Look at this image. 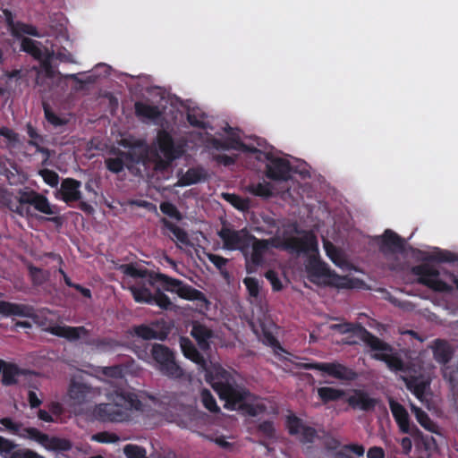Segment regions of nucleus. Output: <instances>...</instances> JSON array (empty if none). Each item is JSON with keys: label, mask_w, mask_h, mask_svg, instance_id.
Returning <instances> with one entry per match:
<instances>
[{"label": "nucleus", "mask_w": 458, "mask_h": 458, "mask_svg": "<svg viewBox=\"0 0 458 458\" xmlns=\"http://www.w3.org/2000/svg\"><path fill=\"white\" fill-rule=\"evenodd\" d=\"M424 260L440 263H454L458 261V255L446 250H437L428 255Z\"/></svg>", "instance_id": "nucleus-35"}, {"label": "nucleus", "mask_w": 458, "mask_h": 458, "mask_svg": "<svg viewBox=\"0 0 458 458\" xmlns=\"http://www.w3.org/2000/svg\"><path fill=\"white\" fill-rule=\"evenodd\" d=\"M234 148L242 150V152L251 153V154H259V155H267L268 153L263 152L254 146L247 145L242 141H236V147Z\"/></svg>", "instance_id": "nucleus-61"}, {"label": "nucleus", "mask_w": 458, "mask_h": 458, "mask_svg": "<svg viewBox=\"0 0 458 458\" xmlns=\"http://www.w3.org/2000/svg\"><path fill=\"white\" fill-rule=\"evenodd\" d=\"M154 146L164 157L158 162V165L164 168L180 158L184 153V146L180 142H175L172 134L165 129L157 131Z\"/></svg>", "instance_id": "nucleus-6"}, {"label": "nucleus", "mask_w": 458, "mask_h": 458, "mask_svg": "<svg viewBox=\"0 0 458 458\" xmlns=\"http://www.w3.org/2000/svg\"><path fill=\"white\" fill-rule=\"evenodd\" d=\"M180 345L183 355L187 359L199 365L201 369H207L208 364L206 359L189 338L182 337Z\"/></svg>", "instance_id": "nucleus-22"}, {"label": "nucleus", "mask_w": 458, "mask_h": 458, "mask_svg": "<svg viewBox=\"0 0 458 458\" xmlns=\"http://www.w3.org/2000/svg\"><path fill=\"white\" fill-rule=\"evenodd\" d=\"M200 399L203 406L209 411L218 412L220 411L215 397L212 395L208 389H202L200 393Z\"/></svg>", "instance_id": "nucleus-47"}, {"label": "nucleus", "mask_w": 458, "mask_h": 458, "mask_svg": "<svg viewBox=\"0 0 458 458\" xmlns=\"http://www.w3.org/2000/svg\"><path fill=\"white\" fill-rule=\"evenodd\" d=\"M151 357L160 373L172 379L182 378L183 369L175 361L174 352L165 345L154 344L150 350Z\"/></svg>", "instance_id": "nucleus-5"}, {"label": "nucleus", "mask_w": 458, "mask_h": 458, "mask_svg": "<svg viewBox=\"0 0 458 458\" xmlns=\"http://www.w3.org/2000/svg\"><path fill=\"white\" fill-rule=\"evenodd\" d=\"M191 335L197 341L200 349H209V340L214 335L210 328L199 322H194L192 324Z\"/></svg>", "instance_id": "nucleus-24"}, {"label": "nucleus", "mask_w": 458, "mask_h": 458, "mask_svg": "<svg viewBox=\"0 0 458 458\" xmlns=\"http://www.w3.org/2000/svg\"><path fill=\"white\" fill-rule=\"evenodd\" d=\"M207 179V174L203 168L193 167L189 168L186 173L179 179L180 186H190L196 184Z\"/></svg>", "instance_id": "nucleus-29"}, {"label": "nucleus", "mask_w": 458, "mask_h": 458, "mask_svg": "<svg viewBox=\"0 0 458 458\" xmlns=\"http://www.w3.org/2000/svg\"><path fill=\"white\" fill-rule=\"evenodd\" d=\"M214 160L217 162L220 165H223L225 166H230L232 165H234L236 159L233 157H230L225 154H218L214 156Z\"/></svg>", "instance_id": "nucleus-62"}, {"label": "nucleus", "mask_w": 458, "mask_h": 458, "mask_svg": "<svg viewBox=\"0 0 458 458\" xmlns=\"http://www.w3.org/2000/svg\"><path fill=\"white\" fill-rule=\"evenodd\" d=\"M307 272L310 276L317 278L336 279L338 275L331 270L329 266L318 258H310L307 266Z\"/></svg>", "instance_id": "nucleus-21"}, {"label": "nucleus", "mask_w": 458, "mask_h": 458, "mask_svg": "<svg viewBox=\"0 0 458 458\" xmlns=\"http://www.w3.org/2000/svg\"><path fill=\"white\" fill-rule=\"evenodd\" d=\"M0 424L11 434L19 436L23 438L36 440L38 443H45L48 440V436L42 433L36 428H22L21 422L14 421L10 417L0 419Z\"/></svg>", "instance_id": "nucleus-13"}, {"label": "nucleus", "mask_w": 458, "mask_h": 458, "mask_svg": "<svg viewBox=\"0 0 458 458\" xmlns=\"http://www.w3.org/2000/svg\"><path fill=\"white\" fill-rule=\"evenodd\" d=\"M411 411L414 413L417 421L421 427L429 432H436L437 425L432 421L426 411L413 404L411 405Z\"/></svg>", "instance_id": "nucleus-39"}, {"label": "nucleus", "mask_w": 458, "mask_h": 458, "mask_svg": "<svg viewBox=\"0 0 458 458\" xmlns=\"http://www.w3.org/2000/svg\"><path fill=\"white\" fill-rule=\"evenodd\" d=\"M258 431L268 438L274 437L276 434V428L273 421L264 420L258 426Z\"/></svg>", "instance_id": "nucleus-55"}, {"label": "nucleus", "mask_w": 458, "mask_h": 458, "mask_svg": "<svg viewBox=\"0 0 458 458\" xmlns=\"http://www.w3.org/2000/svg\"><path fill=\"white\" fill-rule=\"evenodd\" d=\"M54 58V52H46L43 54L41 59H38L40 62V66L45 72L47 78L52 79L56 75V71L52 65V59Z\"/></svg>", "instance_id": "nucleus-43"}, {"label": "nucleus", "mask_w": 458, "mask_h": 458, "mask_svg": "<svg viewBox=\"0 0 458 458\" xmlns=\"http://www.w3.org/2000/svg\"><path fill=\"white\" fill-rule=\"evenodd\" d=\"M18 445L14 442L0 436V455L4 458H12L16 452Z\"/></svg>", "instance_id": "nucleus-49"}, {"label": "nucleus", "mask_w": 458, "mask_h": 458, "mask_svg": "<svg viewBox=\"0 0 458 458\" xmlns=\"http://www.w3.org/2000/svg\"><path fill=\"white\" fill-rule=\"evenodd\" d=\"M132 333L136 336L142 338L144 340H152V339L165 340L166 337L165 334H164L162 332H158V331L155 330L153 327H151L150 326H148L145 324L134 326L132 327Z\"/></svg>", "instance_id": "nucleus-31"}, {"label": "nucleus", "mask_w": 458, "mask_h": 458, "mask_svg": "<svg viewBox=\"0 0 458 458\" xmlns=\"http://www.w3.org/2000/svg\"><path fill=\"white\" fill-rule=\"evenodd\" d=\"M286 428L291 436H297L305 426L302 420L294 414L288 415L285 420Z\"/></svg>", "instance_id": "nucleus-44"}, {"label": "nucleus", "mask_w": 458, "mask_h": 458, "mask_svg": "<svg viewBox=\"0 0 458 458\" xmlns=\"http://www.w3.org/2000/svg\"><path fill=\"white\" fill-rule=\"evenodd\" d=\"M130 291L136 302L152 304L153 293L145 284L131 285Z\"/></svg>", "instance_id": "nucleus-32"}, {"label": "nucleus", "mask_w": 458, "mask_h": 458, "mask_svg": "<svg viewBox=\"0 0 458 458\" xmlns=\"http://www.w3.org/2000/svg\"><path fill=\"white\" fill-rule=\"evenodd\" d=\"M54 57L62 63H66V64H74L75 63L73 55L64 47H62L56 53H54Z\"/></svg>", "instance_id": "nucleus-59"}, {"label": "nucleus", "mask_w": 458, "mask_h": 458, "mask_svg": "<svg viewBox=\"0 0 458 458\" xmlns=\"http://www.w3.org/2000/svg\"><path fill=\"white\" fill-rule=\"evenodd\" d=\"M141 157L136 156L131 150L127 152L119 151L118 157H108L105 160V164L107 170L114 174H119L123 170L125 161L139 163Z\"/></svg>", "instance_id": "nucleus-20"}, {"label": "nucleus", "mask_w": 458, "mask_h": 458, "mask_svg": "<svg viewBox=\"0 0 458 458\" xmlns=\"http://www.w3.org/2000/svg\"><path fill=\"white\" fill-rule=\"evenodd\" d=\"M223 198L235 208L245 211L250 207V201L234 193H223Z\"/></svg>", "instance_id": "nucleus-45"}, {"label": "nucleus", "mask_w": 458, "mask_h": 458, "mask_svg": "<svg viewBox=\"0 0 458 458\" xmlns=\"http://www.w3.org/2000/svg\"><path fill=\"white\" fill-rule=\"evenodd\" d=\"M368 458H385V452L382 447H370L367 453Z\"/></svg>", "instance_id": "nucleus-64"}, {"label": "nucleus", "mask_w": 458, "mask_h": 458, "mask_svg": "<svg viewBox=\"0 0 458 458\" xmlns=\"http://www.w3.org/2000/svg\"><path fill=\"white\" fill-rule=\"evenodd\" d=\"M161 222L163 225L168 229L175 237V239L183 245H191L188 233L182 228L177 226L174 223L170 222L166 218H162Z\"/></svg>", "instance_id": "nucleus-37"}, {"label": "nucleus", "mask_w": 458, "mask_h": 458, "mask_svg": "<svg viewBox=\"0 0 458 458\" xmlns=\"http://www.w3.org/2000/svg\"><path fill=\"white\" fill-rule=\"evenodd\" d=\"M135 115L140 119L157 120L162 113L157 106L148 105L147 103L137 101L134 104Z\"/></svg>", "instance_id": "nucleus-27"}, {"label": "nucleus", "mask_w": 458, "mask_h": 458, "mask_svg": "<svg viewBox=\"0 0 458 458\" xmlns=\"http://www.w3.org/2000/svg\"><path fill=\"white\" fill-rule=\"evenodd\" d=\"M304 369L318 370L329 377L341 381L351 382L358 377V374L352 369L339 363L334 362H308L300 366Z\"/></svg>", "instance_id": "nucleus-9"}, {"label": "nucleus", "mask_w": 458, "mask_h": 458, "mask_svg": "<svg viewBox=\"0 0 458 458\" xmlns=\"http://www.w3.org/2000/svg\"><path fill=\"white\" fill-rule=\"evenodd\" d=\"M160 210L163 214L168 216L171 218H174L176 220L182 219V215L178 208L171 202L165 201L160 204Z\"/></svg>", "instance_id": "nucleus-52"}, {"label": "nucleus", "mask_w": 458, "mask_h": 458, "mask_svg": "<svg viewBox=\"0 0 458 458\" xmlns=\"http://www.w3.org/2000/svg\"><path fill=\"white\" fill-rule=\"evenodd\" d=\"M348 404L353 409H360L363 411H371L375 409L378 400L372 398L362 390H354L352 395L347 399Z\"/></svg>", "instance_id": "nucleus-19"}, {"label": "nucleus", "mask_w": 458, "mask_h": 458, "mask_svg": "<svg viewBox=\"0 0 458 458\" xmlns=\"http://www.w3.org/2000/svg\"><path fill=\"white\" fill-rule=\"evenodd\" d=\"M47 331L58 337L65 338L70 342L78 341L79 339L87 337L89 335V331L83 326L70 327L55 325L49 327Z\"/></svg>", "instance_id": "nucleus-16"}, {"label": "nucleus", "mask_w": 458, "mask_h": 458, "mask_svg": "<svg viewBox=\"0 0 458 458\" xmlns=\"http://www.w3.org/2000/svg\"><path fill=\"white\" fill-rule=\"evenodd\" d=\"M68 395L74 404L80 405L87 403L94 395V390L91 386L84 382L72 380Z\"/></svg>", "instance_id": "nucleus-18"}, {"label": "nucleus", "mask_w": 458, "mask_h": 458, "mask_svg": "<svg viewBox=\"0 0 458 458\" xmlns=\"http://www.w3.org/2000/svg\"><path fill=\"white\" fill-rule=\"evenodd\" d=\"M109 403L95 408L97 418L104 422H123L130 419L131 410L140 411L142 403L134 393L116 388L106 394Z\"/></svg>", "instance_id": "nucleus-3"}, {"label": "nucleus", "mask_w": 458, "mask_h": 458, "mask_svg": "<svg viewBox=\"0 0 458 458\" xmlns=\"http://www.w3.org/2000/svg\"><path fill=\"white\" fill-rule=\"evenodd\" d=\"M81 182L76 179H64L58 191L59 199L67 204L79 201L81 199Z\"/></svg>", "instance_id": "nucleus-17"}, {"label": "nucleus", "mask_w": 458, "mask_h": 458, "mask_svg": "<svg viewBox=\"0 0 458 458\" xmlns=\"http://www.w3.org/2000/svg\"><path fill=\"white\" fill-rule=\"evenodd\" d=\"M272 245V240L259 239L255 235L251 237L250 248L243 256L246 261V270L249 274L256 271L257 267L264 264V256Z\"/></svg>", "instance_id": "nucleus-11"}, {"label": "nucleus", "mask_w": 458, "mask_h": 458, "mask_svg": "<svg viewBox=\"0 0 458 458\" xmlns=\"http://www.w3.org/2000/svg\"><path fill=\"white\" fill-rule=\"evenodd\" d=\"M331 328L333 330L339 332L340 334H352V335L360 339L373 351H392V347L390 346V344L385 343L377 336L374 335L360 323L345 322L341 324H334L331 326Z\"/></svg>", "instance_id": "nucleus-7"}, {"label": "nucleus", "mask_w": 458, "mask_h": 458, "mask_svg": "<svg viewBox=\"0 0 458 458\" xmlns=\"http://www.w3.org/2000/svg\"><path fill=\"white\" fill-rule=\"evenodd\" d=\"M43 109L46 120L54 127L57 128L67 124L68 120L64 117L57 115L55 112L52 111L49 106L44 104Z\"/></svg>", "instance_id": "nucleus-46"}, {"label": "nucleus", "mask_w": 458, "mask_h": 458, "mask_svg": "<svg viewBox=\"0 0 458 458\" xmlns=\"http://www.w3.org/2000/svg\"><path fill=\"white\" fill-rule=\"evenodd\" d=\"M21 49L30 55L35 59H41L44 52L40 48L38 41L30 38H23L21 42Z\"/></svg>", "instance_id": "nucleus-38"}, {"label": "nucleus", "mask_w": 458, "mask_h": 458, "mask_svg": "<svg viewBox=\"0 0 458 458\" xmlns=\"http://www.w3.org/2000/svg\"><path fill=\"white\" fill-rule=\"evenodd\" d=\"M157 305L162 310H171L173 303L170 298L164 293L160 289H157L153 293L152 304Z\"/></svg>", "instance_id": "nucleus-48"}, {"label": "nucleus", "mask_w": 458, "mask_h": 458, "mask_svg": "<svg viewBox=\"0 0 458 458\" xmlns=\"http://www.w3.org/2000/svg\"><path fill=\"white\" fill-rule=\"evenodd\" d=\"M19 194L20 197L18 199L17 204H13L12 199L5 196H3V203L8 208L10 211L16 213L21 216H32L30 208H23L22 205L24 204L31 205L37 211L46 215L51 216L57 213L55 206H52L48 199L41 193L31 190L20 191Z\"/></svg>", "instance_id": "nucleus-4"}, {"label": "nucleus", "mask_w": 458, "mask_h": 458, "mask_svg": "<svg viewBox=\"0 0 458 458\" xmlns=\"http://www.w3.org/2000/svg\"><path fill=\"white\" fill-rule=\"evenodd\" d=\"M207 257L208 259V260L217 268L221 271L222 274H224L223 272V268H225V267L227 265L228 263V259L220 256V255H217V254H213V253H208L207 254Z\"/></svg>", "instance_id": "nucleus-58"}, {"label": "nucleus", "mask_w": 458, "mask_h": 458, "mask_svg": "<svg viewBox=\"0 0 458 458\" xmlns=\"http://www.w3.org/2000/svg\"><path fill=\"white\" fill-rule=\"evenodd\" d=\"M119 437L114 433L103 431L93 435L92 440L98 443L111 444L119 441Z\"/></svg>", "instance_id": "nucleus-54"}, {"label": "nucleus", "mask_w": 458, "mask_h": 458, "mask_svg": "<svg viewBox=\"0 0 458 458\" xmlns=\"http://www.w3.org/2000/svg\"><path fill=\"white\" fill-rule=\"evenodd\" d=\"M391 412L394 420L396 421L401 432L408 431V424L410 423V418L406 409L398 402L391 400L389 402Z\"/></svg>", "instance_id": "nucleus-25"}, {"label": "nucleus", "mask_w": 458, "mask_h": 458, "mask_svg": "<svg viewBox=\"0 0 458 458\" xmlns=\"http://www.w3.org/2000/svg\"><path fill=\"white\" fill-rule=\"evenodd\" d=\"M406 388L422 403L428 402L430 395L431 380L424 375L403 377Z\"/></svg>", "instance_id": "nucleus-14"}, {"label": "nucleus", "mask_w": 458, "mask_h": 458, "mask_svg": "<svg viewBox=\"0 0 458 458\" xmlns=\"http://www.w3.org/2000/svg\"><path fill=\"white\" fill-rule=\"evenodd\" d=\"M2 373V383L4 386H12L16 384V377L21 375L19 367L15 364L5 361Z\"/></svg>", "instance_id": "nucleus-34"}, {"label": "nucleus", "mask_w": 458, "mask_h": 458, "mask_svg": "<svg viewBox=\"0 0 458 458\" xmlns=\"http://www.w3.org/2000/svg\"><path fill=\"white\" fill-rule=\"evenodd\" d=\"M243 284L246 286L249 295L253 298H258L260 288L259 280L255 277H245Z\"/></svg>", "instance_id": "nucleus-53"}, {"label": "nucleus", "mask_w": 458, "mask_h": 458, "mask_svg": "<svg viewBox=\"0 0 458 458\" xmlns=\"http://www.w3.org/2000/svg\"><path fill=\"white\" fill-rule=\"evenodd\" d=\"M265 277L269 281L272 289L275 292H279L283 289V284L275 270L269 269L265 273Z\"/></svg>", "instance_id": "nucleus-56"}, {"label": "nucleus", "mask_w": 458, "mask_h": 458, "mask_svg": "<svg viewBox=\"0 0 458 458\" xmlns=\"http://www.w3.org/2000/svg\"><path fill=\"white\" fill-rule=\"evenodd\" d=\"M125 368L123 365H114L103 367L101 373L111 378H123L124 377Z\"/></svg>", "instance_id": "nucleus-50"}, {"label": "nucleus", "mask_w": 458, "mask_h": 458, "mask_svg": "<svg viewBox=\"0 0 458 458\" xmlns=\"http://www.w3.org/2000/svg\"><path fill=\"white\" fill-rule=\"evenodd\" d=\"M217 234L223 242L224 249L240 250L243 256H246V251L250 248L253 236L246 228L234 230L226 226H223Z\"/></svg>", "instance_id": "nucleus-8"}, {"label": "nucleus", "mask_w": 458, "mask_h": 458, "mask_svg": "<svg viewBox=\"0 0 458 458\" xmlns=\"http://www.w3.org/2000/svg\"><path fill=\"white\" fill-rule=\"evenodd\" d=\"M346 452H352L358 457H360L364 454L365 448L363 445L359 444H346L335 453L334 458H353L352 456L347 454Z\"/></svg>", "instance_id": "nucleus-41"}, {"label": "nucleus", "mask_w": 458, "mask_h": 458, "mask_svg": "<svg viewBox=\"0 0 458 458\" xmlns=\"http://www.w3.org/2000/svg\"><path fill=\"white\" fill-rule=\"evenodd\" d=\"M246 190L250 194L263 199H269L273 196L272 186L267 182L251 183L247 186Z\"/></svg>", "instance_id": "nucleus-36"}, {"label": "nucleus", "mask_w": 458, "mask_h": 458, "mask_svg": "<svg viewBox=\"0 0 458 458\" xmlns=\"http://www.w3.org/2000/svg\"><path fill=\"white\" fill-rule=\"evenodd\" d=\"M284 249L296 253H309L318 251V240L313 233H306L304 236L289 237L284 241Z\"/></svg>", "instance_id": "nucleus-15"}, {"label": "nucleus", "mask_w": 458, "mask_h": 458, "mask_svg": "<svg viewBox=\"0 0 458 458\" xmlns=\"http://www.w3.org/2000/svg\"><path fill=\"white\" fill-rule=\"evenodd\" d=\"M123 273L133 278L146 279L149 286L160 283L164 290L176 293L180 298L187 301H196L200 310H208L210 305L206 295L199 290L185 284L182 280L170 277L162 273H155L145 267H139L134 264H127L123 267Z\"/></svg>", "instance_id": "nucleus-2"}, {"label": "nucleus", "mask_w": 458, "mask_h": 458, "mask_svg": "<svg viewBox=\"0 0 458 458\" xmlns=\"http://www.w3.org/2000/svg\"><path fill=\"white\" fill-rule=\"evenodd\" d=\"M433 356L437 362L445 365L451 360L453 350L446 341L437 339L434 342Z\"/></svg>", "instance_id": "nucleus-26"}, {"label": "nucleus", "mask_w": 458, "mask_h": 458, "mask_svg": "<svg viewBox=\"0 0 458 458\" xmlns=\"http://www.w3.org/2000/svg\"><path fill=\"white\" fill-rule=\"evenodd\" d=\"M33 309L28 305L0 301V314L4 316L30 318Z\"/></svg>", "instance_id": "nucleus-23"}, {"label": "nucleus", "mask_w": 458, "mask_h": 458, "mask_svg": "<svg viewBox=\"0 0 458 458\" xmlns=\"http://www.w3.org/2000/svg\"><path fill=\"white\" fill-rule=\"evenodd\" d=\"M206 381L219 398L225 401V408L227 410H241L251 417H256L267 411L264 403H247L246 400L250 396V392L238 385L234 377L222 367H214L211 370H207Z\"/></svg>", "instance_id": "nucleus-1"}, {"label": "nucleus", "mask_w": 458, "mask_h": 458, "mask_svg": "<svg viewBox=\"0 0 458 458\" xmlns=\"http://www.w3.org/2000/svg\"><path fill=\"white\" fill-rule=\"evenodd\" d=\"M318 395L324 403L335 402L345 395V391L330 386H322L318 389Z\"/></svg>", "instance_id": "nucleus-33"}, {"label": "nucleus", "mask_w": 458, "mask_h": 458, "mask_svg": "<svg viewBox=\"0 0 458 458\" xmlns=\"http://www.w3.org/2000/svg\"><path fill=\"white\" fill-rule=\"evenodd\" d=\"M412 273L419 276V283L440 293H450L452 287L439 279V271L433 266L423 263L412 267Z\"/></svg>", "instance_id": "nucleus-10"}, {"label": "nucleus", "mask_w": 458, "mask_h": 458, "mask_svg": "<svg viewBox=\"0 0 458 458\" xmlns=\"http://www.w3.org/2000/svg\"><path fill=\"white\" fill-rule=\"evenodd\" d=\"M0 136L4 137L13 146H15L20 141L19 134L5 126L0 128Z\"/></svg>", "instance_id": "nucleus-57"}, {"label": "nucleus", "mask_w": 458, "mask_h": 458, "mask_svg": "<svg viewBox=\"0 0 458 458\" xmlns=\"http://www.w3.org/2000/svg\"><path fill=\"white\" fill-rule=\"evenodd\" d=\"M324 249L327 256L331 259L336 266L341 267L344 263L342 252L336 248L331 242L324 241Z\"/></svg>", "instance_id": "nucleus-42"}, {"label": "nucleus", "mask_w": 458, "mask_h": 458, "mask_svg": "<svg viewBox=\"0 0 458 458\" xmlns=\"http://www.w3.org/2000/svg\"><path fill=\"white\" fill-rule=\"evenodd\" d=\"M301 441L304 443H311L317 436V431L314 428L305 425L301 430Z\"/></svg>", "instance_id": "nucleus-60"}, {"label": "nucleus", "mask_w": 458, "mask_h": 458, "mask_svg": "<svg viewBox=\"0 0 458 458\" xmlns=\"http://www.w3.org/2000/svg\"><path fill=\"white\" fill-rule=\"evenodd\" d=\"M382 248L394 252L403 248V241L396 233L386 229L382 236Z\"/></svg>", "instance_id": "nucleus-30"}, {"label": "nucleus", "mask_w": 458, "mask_h": 458, "mask_svg": "<svg viewBox=\"0 0 458 458\" xmlns=\"http://www.w3.org/2000/svg\"><path fill=\"white\" fill-rule=\"evenodd\" d=\"M39 174L44 182L52 188L57 187L59 183V175L56 172L50 169H42Z\"/></svg>", "instance_id": "nucleus-51"}, {"label": "nucleus", "mask_w": 458, "mask_h": 458, "mask_svg": "<svg viewBox=\"0 0 458 458\" xmlns=\"http://www.w3.org/2000/svg\"><path fill=\"white\" fill-rule=\"evenodd\" d=\"M12 458H40V456L29 449H17Z\"/></svg>", "instance_id": "nucleus-63"}, {"label": "nucleus", "mask_w": 458, "mask_h": 458, "mask_svg": "<svg viewBox=\"0 0 458 458\" xmlns=\"http://www.w3.org/2000/svg\"><path fill=\"white\" fill-rule=\"evenodd\" d=\"M267 164L266 176L276 182H286L291 178L292 166L287 159L273 157L270 153L265 155Z\"/></svg>", "instance_id": "nucleus-12"}, {"label": "nucleus", "mask_w": 458, "mask_h": 458, "mask_svg": "<svg viewBox=\"0 0 458 458\" xmlns=\"http://www.w3.org/2000/svg\"><path fill=\"white\" fill-rule=\"evenodd\" d=\"M374 360L384 361L393 371H405L406 366L403 360L396 354L375 352L371 355Z\"/></svg>", "instance_id": "nucleus-28"}, {"label": "nucleus", "mask_w": 458, "mask_h": 458, "mask_svg": "<svg viewBox=\"0 0 458 458\" xmlns=\"http://www.w3.org/2000/svg\"><path fill=\"white\" fill-rule=\"evenodd\" d=\"M28 271L31 283L35 286H40L44 284L50 276V274L47 270L37 267L31 264L28 266Z\"/></svg>", "instance_id": "nucleus-40"}]
</instances>
